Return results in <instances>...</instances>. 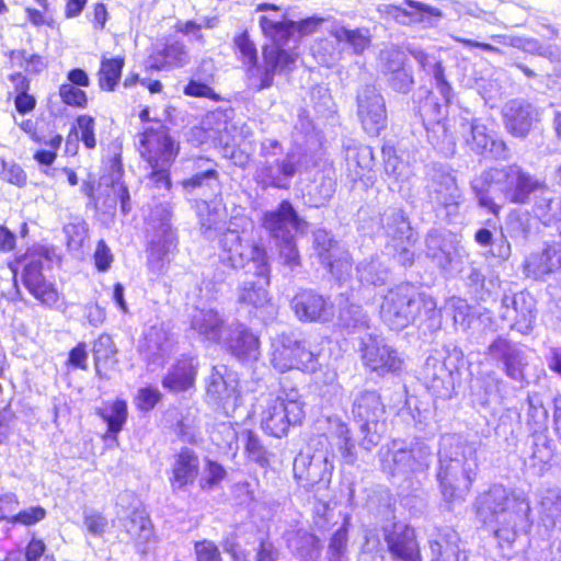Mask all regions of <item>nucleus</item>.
<instances>
[{
	"label": "nucleus",
	"mask_w": 561,
	"mask_h": 561,
	"mask_svg": "<svg viewBox=\"0 0 561 561\" xmlns=\"http://www.w3.org/2000/svg\"><path fill=\"white\" fill-rule=\"evenodd\" d=\"M253 222L248 217H234L221 234L220 262L233 270L247 268L257 282L247 280L238 289V302L260 309L270 302L271 266L266 250L252 238Z\"/></svg>",
	"instance_id": "1"
},
{
	"label": "nucleus",
	"mask_w": 561,
	"mask_h": 561,
	"mask_svg": "<svg viewBox=\"0 0 561 561\" xmlns=\"http://www.w3.org/2000/svg\"><path fill=\"white\" fill-rule=\"evenodd\" d=\"M477 518L490 527L500 545H512L531 526L530 503L524 491L492 485L474 503Z\"/></svg>",
	"instance_id": "2"
},
{
	"label": "nucleus",
	"mask_w": 561,
	"mask_h": 561,
	"mask_svg": "<svg viewBox=\"0 0 561 561\" xmlns=\"http://www.w3.org/2000/svg\"><path fill=\"white\" fill-rule=\"evenodd\" d=\"M470 187L479 207L499 217L503 204L496 203L495 192H499L504 203L527 205L533 195L543 187V180L513 163L483 170L471 180Z\"/></svg>",
	"instance_id": "3"
},
{
	"label": "nucleus",
	"mask_w": 561,
	"mask_h": 561,
	"mask_svg": "<svg viewBox=\"0 0 561 561\" xmlns=\"http://www.w3.org/2000/svg\"><path fill=\"white\" fill-rule=\"evenodd\" d=\"M478 473V455L473 444L459 437H445L438 453L437 480L448 501L467 494Z\"/></svg>",
	"instance_id": "4"
},
{
	"label": "nucleus",
	"mask_w": 561,
	"mask_h": 561,
	"mask_svg": "<svg viewBox=\"0 0 561 561\" xmlns=\"http://www.w3.org/2000/svg\"><path fill=\"white\" fill-rule=\"evenodd\" d=\"M259 22L264 35L271 38V44L262 49L263 64L255 80V89L262 91L273 85L276 75L287 76L295 70L299 53L290 42V24H278L265 15Z\"/></svg>",
	"instance_id": "5"
},
{
	"label": "nucleus",
	"mask_w": 561,
	"mask_h": 561,
	"mask_svg": "<svg viewBox=\"0 0 561 561\" xmlns=\"http://www.w3.org/2000/svg\"><path fill=\"white\" fill-rule=\"evenodd\" d=\"M425 317L431 325L439 324V310L433 297L420 294L411 284H400L388 290L380 305V318L391 330L400 331Z\"/></svg>",
	"instance_id": "6"
},
{
	"label": "nucleus",
	"mask_w": 561,
	"mask_h": 561,
	"mask_svg": "<svg viewBox=\"0 0 561 561\" xmlns=\"http://www.w3.org/2000/svg\"><path fill=\"white\" fill-rule=\"evenodd\" d=\"M138 137V151L151 168L149 182L154 185L159 194L169 192L171 187L169 169L178 156L179 146L160 122L145 127Z\"/></svg>",
	"instance_id": "7"
},
{
	"label": "nucleus",
	"mask_w": 561,
	"mask_h": 561,
	"mask_svg": "<svg viewBox=\"0 0 561 561\" xmlns=\"http://www.w3.org/2000/svg\"><path fill=\"white\" fill-rule=\"evenodd\" d=\"M195 164L196 173L184 180L182 184L187 193H197L205 197V199L197 202L196 208L201 226L206 231L216 228L221 220V202L216 199L221 187L216 163L208 159L198 158Z\"/></svg>",
	"instance_id": "8"
},
{
	"label": "nucleus",
	"mask_w": 561,
	"mask_h": 561,
	"mask_svg": "<svg viewBox=\"0 0 561 561\" xmlns=\"http://www.w3.org/2000/svg\"><path fill=\"white\" fill-rule=\"evenodd\" d=\"M305 403L296 389H283L270 398L261 414L263 431L274 437H283L290 426L301 423Z\"/></svg>",
	"instance_id": "9"
},
{
	"label": "nucleus",
	"mask_w": 561,
	"mask_h": 561,
	"mask_svg": "<svg viewBox=\"0 0 561 561\" xmlns=\"http://www.w3.org/2000/svg\"><path fill=\"white\" fill-rule=\"evenodd\" d=\"M351 413L363 434L360 446L366 450H371L379 444L385 431L386 409L379 393L375 390L355 392Z\"/></svg>",
	"instance_id": "10"
},
{
	"label": "nucleus",
	"mask_w": 561,
	"mask_h": 561,
	"mask_svg": "<svg viewBox=\"0 0 561 561\" xmlns=\"http://www.w3.org/2000/svg\"><path fill=\"white\" fill-rule=\"evenodd\" d=\"M328 437H320L312 451H301L293 465L294 477L298 483L309 490L314 485L322 484L327 486L332 478L334 470V455L329 450Z\"/></svg>",
	"instance_id": "11"
},
{
	"label": "nucleus",
	"mask_w": 561,
	"mask_h": 561,
	"mask_svg": "<svg viewBox=\"0 0 561 561\" xmlns=\"http://www.w3.org/2000/svg\"><path fill=\"white\" fill-rule=\"evenodd\" d=\"M425 192L434 208L444 210L450 218L458 216L465 197L450 167L434 164L427 173Z\"/></svg>",
	"instance_id": "12"
},
{
	"label": "nucleus",
	"mask_w": 561,
	"mask_h": 561,
	"mask_svg": "<svg viewBox=\"0 0 561 561\" xmlns=\"http://www.w3.org/2000/svg\"><path fill=\"white\" fill-rule=\"evenodd\" d=\"M426 253L447 274H459L469 260V251L451 232H430L426 237Z\"/></svg>",
	"instance_id": "13"
},
{
	"label": "nucleus",
	"mask_w": 561,
	"mask_h": 561,
	"mask_svg": "<svg viewBox=\"0 0 561 561\" xmlns=\"http://www.w3.org/2000/svg\"><path fill=\"white\" fill-rule=\"evenodd\" d=\"M500 318L511 330L528 334L536 320V300L528 291L504 293L499 310Z\"/></svg>",
	"instance_id": "14"
},
{
	"label": "nucleus",
	"mask_w": 561,
	"mask_h": 561,
	"mask_svg": "<svg viewBox=\"0 0 561 561\" xmlns=\"http://www.w3.org/2000/svg\"><path fill=\"white\" fill-rule=\"evenodd\" d=\"M488 355L501 365L503 373L511 380L524 387L525 370L528 366V355L524 347L503 336H497L488 347Z\"/></svg>",
	"instance_id": "15"
},
{
	"label": "nucleus",
	"mask_w": 561,
	"mask_h": 561,
	"mask_svg": "<svg viewBox=\"0 0 561 561\" xmlns=\"http://www.w3.org/2000/svg\"><path fill=\"white\" fill-rule=\"evenodd\" d=\"M360 352L364 365L379 376L402 369L403 359L380 335L367 334L362 337Z\"/></svg>",
	"instance_id": "16"
},
{
	"label": "nucleus",
	"mask_w": 561,
	"mask_h": 561,
	"mask_svg": "<svg viewBox=\"0 0 561 561\" xmlns=\"http://www.w3.org/2000/svg\"><path fill=\"white\" fill-rule=\"evenodd\" d=\"M356 104L363 129L370 136H378L387 126L386 102L379 90L371 84L359 88Z\"/></svg>",
	"instance_id": "17"
},
{
	"label": "nucleus",
	"mask_w": 561,
	"mask_h": 561,
	"mask_svg": "<svg viewBox=\"0 0 561 561\" xmlns=\"http://www.w3.org/2000/svg\"><path fill=\"white\" fill-rule=\"evenodd\" d=\"M206 397L226 412L234 410L240 399L237 374L225 365L214 366L206 380Z\"/></svg>",
	"instance_id": "18"
},
{
	"label": "nucleus",
	"mask_w": 561,
	"mask_h": 561,
	"mask_svg": "<svg viewBox=\"0 0 561 561\" xmlns=\"http://www.w3.org/2000/svg\"><path fill=\"white\" fill-rule=\"evenodd\" d=\"M431 458L430 447L423 443H415L410 448L388 451L382 460V468L391 476H405L427 469Z\"/></svg>",
	"instance_id": "19"
},
{
	"label": "nucleus",
	"mask_w": 561,
	"mask_h": 561,
	"mask_svg": "<svg viewBox=\"0 0 561 561\" xmlns=\"http://www.w3.org/2000/svg\"><path fill=\"white\" fill-rule=\"evenodd\" d=\"M290 307L295 316L302 322H329L335 313L330 298L311 289L297 293L290 301Z\"/></svg>",
	"instance_id": "20"
},
{
	"label": "nucleus",
	"mask_w": 561,
	"mask_h": 561,
	"mask_svg": "<svg viewBox=\"0 0 561 561\" xmlns=\"http://www.w3.org/2000/svg\"><path fill=\"white\" fill-rule=\"evenodd\" d=\"M298 169L294 153L287 152L271 161H259L255 180L264 187L288 188Z\"/></svg>",
	"instance_id": "21"
},
{
	"label": "nucleus",
	"mask_w": 561,
	"mask_h": 561,
	"mask_svg": "<svg viewBox=\"0 0 561 561\" xmlns=\"http://www.w3.org/2000/svg\"><path fill=\"white\" fill-rule=\"evenodd\" d=\"M301 219L289 201H282L276 209L263 216V227L275 241L289 240L299 230Z\"/></svg>",
	"instance_id": "22"
},
{
	"label": "nucleus",
	"mask_w": 561,
	"mask_h": 561,
	"mask_svg": "<svg viewBox=\"0 0 561 561\" xmlns=\"http://www.w3.org/2000/svg\"><path fill=\"white\" fill-rule=\"evenodd\" d=\"M385 539L392 561H421L414 529L402 523L385 528Z\"/></svg>",
	"instance_id": "23"
},
{
	"label": "nucleus",
	"mask_w": 561,
	"mask_h": 561,
	"mask_svg": "<svg viewBox=\"0 0 561 561\" xmlns=\"http://www.w3.org/2000/svg\"><path fill=\"white\" fill-rule=\"evenodd\" d=\"M117 519L122 531L134 543L136 550L146 553L148 543L153 538V527L145 510L135 506L129 513H118Z\"/></svg>",
	"instance_id": "24"
},
{
	"label": "nucleus",
	"mask_w": 561,
	"mask_h": 561,
	"mask_svg": "<svg viewBox=\"0 0 561 561\" xmlns=\"http://www.w3.org/2000/svg\"><path fill=\"white\" fill-rule=\"evenodd\" d=\"M455 365L449 358L428 356L424 365L427 387L440 398H449L455 388Z\"/></svg>",
	"instance_id": "25"
},
{
	"label": "nucleus",
	"mask_w": 561,
	"mask_h": 561,
	"mask_svg": "<svg viewBox=\"0 0 561 561\" xmlns=\"http://www.w3.org/2000/svg\"><path fill=\"white\" fill-rule=\"evenodd\" d=\"M224 343L229 352L241 362H253L260 356L259 337L244 324L232 322L227 327Z\"/></svg>",
	"instance_id": "26"
},
{
	"label": "nucleus",
	"mask_w": 561,
	"mask_h": 561,
	"mask_svg": "<svg viewBox=\"0 0 561 561\" xmlns=\"http://www.w3.org/2000/svg\"><path fill=\"white\" fill-rule=\"evenodd\" d=\"M21 278L28 293L42 305L51 307L57 302L58 294L43 275V261L41 259L27 262L22 271Z\"/></svg>",
	"instance_id": "27"
},
{
	"label": "nucleus",
	"mask_w": 561,
	"mask_h": 561,
	"mask_svg": "<svg viewBox=\"0 0 561 561\" xmlns=\"http://www.w3.org/2000/svg\"><path fill=\"white\" fill-rule=\"evenodd\" d=\"M507 130L515 137L524 138L538 118L536 108L522 100H512L503 107Z\"/></svg>",
	"instance_id": "28"
},
{
	"label": "nucleus",
	"mask_w": 561,
	"mask_h": 561,
	"mask_svg": "<svg viewBox=\"0 0 561 561\" xmlns=\"http://www.w3.org/2000/svg\"><path fill=\"white\" fill-rule=\"evenodd\" d=\"M172 351V339L163 324L151 325L139 346V352L149 364L160 365Z\"/></svg>",
	"instance_id": "29"
},
{
	"label": "nucleus",
	"mask_w": 561,
	"mask_h": 561,
	"mask_svg": "<svg viewBox=\"0 0 561 561\" xmlns=\"http://www.w3.org/2000/svg\"><path fill=\"white\" fill-rule=\"evenodd\" d=\"M455 131L459 134L466 146L476 153H483L491 142L492 133L479 118L460 116L454 122Z\"/></svg>",
	"instance_id": "30"
},
{
	"label": "nucleus",
	"mask_w": 561,
	"mask_h": 561,
	"mask_svg": "<svg viewBox=\"0 0 561 561\" xmlns=\"http://www.w3.org/2000/svg\"><path fill=\"white\" fill-rule=\"evenodd\" d=\"M199 472L198 456L188 448H183L174 459L172 465V476L170 483L174 493L184 491L196 480Z\"/></svg>",
	"instance_id": "31"
},
{
	"label": "nucleus",
	"mask_w": 561,
	"mask_h": 561,
	"mask_svg": "<svg viewBox=\"0 0 561 561\" xmlns=\"http://www.w3.org/2000/svg\"><path fill=\"white\" fill-rule=\"evenodd\" d=\"M409 54L419 62L420 67L427 73L432 75L435 80L436 90L444 101V105L447 106L451 100L453 89L447 82L444 73V67L442 61L436 57L431 56L421 47L409 46Z\"/></svg>",
	"instance_id": "32"
},
{
	"label": "nucleus",
	"mask_w": 561,
	"mask_h": 561,
	"mask_svg": "<svg viewBox=\"0 0 561 561\" xmlns=\"http://www.w3.org/2000/svg\"><path fill=\"white\" fill-rule=\"evenodd\" d=\"M224 322L218 311L214 309H198L192 317L191 329L206 341L219 342L224 340V333L228 332L227 328L224 327Z\"/></svg>",
	"instance_id": "33"
},
{
	"label": "nucleus",
	"mask_w": 561,
	"mask_h": 561,
	"mask_svg": "<svg viewBox=\"0 0 561 561\" xmlns=\"http://www.w3.org/2000/svg\"><path fill=\"white\" fill-rule=\"evenodd\" d=\"M460 538L454 530H446L430 542L432 561H468V553L460 546Z\"/></svg>",
	"instance_id": "34"
},
{
	"label": "nucleus",
	"mask_w": 561,
	"mask_h": 561,
	"mask_svg": "<svg viewBox=\"0 0 561 561\" xmlns=\"http://www.w3.org/2000/svg\"><path fill=\"white\" fill-rule=\"evenodd\" d=\"M380 224L390 243H414L412 228L401 209H387L380 217Z\"/></svg>",
	"instance_id": "35"
},
{
	"label": "nucleus",
	"mask_w": 561,
	"mask_h": 561,
	"mask_svg": "<svg viewBox=\"0 0 561 561\" xmlns=\"http://www.w3.org/2000/svg\"><path fill=\"white\" fill-rule=\"evenodd\" d=\"M197 367L198 362L194 357L178 360L163 378V387L175 392L188 389L195 381Z\"/></svg>",
	"instance_id": "36"
},
{
	"label": "nucleus",
	"mask_w": 561,
	"mask_h": 561,
	"mask_svg": "<svg viewBox=\"0 0 561 561\" xmlns=\"http://www.w3.org/2000/svg\"><path fill=\"white\" fill-rule=\"evenodd\" d=\"M175 248L174 234L153 236L148 249V267L156 274L161 275L165 272L170 263V253Z\"/></svg>",
	"instance_id": "37"
},
{
	"label": "nucleus",
	"mask_w": 561,
	"mask_h": 561,
	"mask_svg": "<svg viewBox=\"0 0 561 561\" xmlns=\"http://www.w3.org/2000/svg\"><path fill=\"white\" fill-rule=\"evenodd\" d=\"M531 201H534L533 211L543 225L561 218V201L554 196L545 181L543 187L533 195Z\"/></svg>",
	"instance_id": "38"
},
{
	"label": "nucleus",
	"mask_w": 561,
	"mask_h": 561,
	"mask_svg": "<svg viewBox=\"0 0 561 561\" xmlns=\"http://www.w3.org/2000/svg\"><path fill=\"white\" fill-rule=\"evenodd\" d=\"M336 176L333 168L328 167L314 174L308 194L316 207L324 205L335 193Z\"/></svg>",
	"instance_id": "39"
},
{
	"label": "nucleus",
	"mask_w": 561,
	"mask_h": 561,
	"mask_svg": "<svg viewBox=\"0 0 561 561\" xmlns=\"http://www.w3.org/2000/svg\"><path fill=\"white\" fill-rule=\"evenodd\" d=\"M117 348L107 334H102L94 342L93 359L96 375L101 378H107V371L113 369L117 363Z\"/></svg>",
	"instance_id": "40"
},
{
	"label": "nucleus",
	"mask_w": 561,
	"mask_h": 561,
	"mask_svg": "<svg viewBox=\"0 0 561 561\" xmlns=\"http://www.w3.org/2000/svg\"><path fill=\"white\" fill-rule=\"evenodd\" d=\"M423 125L432 147L444 157H453L456 152V139L449 133L447 124L443 121H435Z\"/></svg>",
	"instance_id": "41"
},
{
	"label": "nucleus",
	"mask_w": 561,
	"mask_h": 561,
	"mask_svg": "<svg viewBox=\"0 0 561 561\" xmlns=\"http://www.w3.org/2000/svg\"><path fill=\"white\" fill-rule=\"evenodd\" d=\"M298 341L289 335H280L272 343V364L280 370L286 371L293 369L296 364V352Z\"/></svg>",
	"instance_id": "42"
},
{
	"label": "nucleus",
	"mask_w": 561,
	"mask_h": 561,
	"mask_svg": "<svg viewBox=\"0 0 561 561\" xmlns=\"http://www.w3.org/2000/svg\"><path fill=\"white\" fill-rule=\"evenodd\" d=\"M356 274L362 285L380 286L386 284L389 270L381 257L376 254L359 262L356 266Z\"/></svg>",
	"instance_id": "43"
},
{
	"label": "nucleus",
	"mask_w": 561,
	"mask_h": 561,
	"mask_svg": "<svg viewBox=\"0 0 561 561\" xmlns=\"http://www.w3.org/2000/svg\"><path fill=\"white\" fill-rule=\"evenodd\" d=\"M541 520L547 529L561 531V492L549 489L545 492L540 502Z\"/></svg>",
	"instance_id": "44"
},
{
	"label": "nucleus",
	"mask_w": 561,
	"mask_h": 561,
	"mask_svg": "<svg viewBox=\"0 0 561 561\" xmlns=\"http://www.w3.org/2000/svg\"><path fill=\"white\" fill-rule=\"evenodd\" d=\"M334 251L332 259L323 261L321 264L328 267L330 274L340 284H344L352 277V257L345 249H335Z\"/></svg>",
	"instance_id": "45"
},
{
	"label": "nucleus",
	"mask_w": 561,
	"mask_h": 561,
	"mask_svg": "<svg viewBox=\"0 0 561 561\" xmlns=\"http://www.w3.org/2000/svg\"><path fill=\"white\" fill-rule=\"evenodd\" d=\"M466 285L473 294L483 298L485 293L490 294L496 287H500L501 280L497 276H492L488 283L481 268L474 262L469 265V273L465 277Z\"/></svg>",
	"instance_id": "46"
},
{
	"label": "nucleus",
	"mask_w": 561,
	"mask_h": 561,
	"mask_svg": "<svg viewBox=\"0 0 561 561\" xmlns=\"http://www.w3.org/2000/svg\"><path fill=\"white\" fill-rule=\"evenodd\" d=\"M123 58H104L99 70V84L102 90L113 91L121 79Z\"/></svg>",
	"instance_id": "47"
},
{
	"label": "nucleus",
	"mask_w": 561,
	"mask_h": 561,
	"mask_svg": "<svg viewBox=\"0 0 561 561\" xmlns=\"http://www.w3.org/2000/svg\"><path fill=\"white\" fill-rule=\"evenodd\" d=\"M234 45L242 62L248 67V75L255 81L260 66L257 65V50L254 43L247 33H242L236 37Z\"/></svg>",
	"instance_id": "48"
},
{
	"label": "nucleus",
	"mask_w": 561,
	"mask_h": 561,
	"mask_svg": "<svg viewBox=\"0 0 561 561\" xmlns=\"http://www.w3.org/2000/svg\"><path fill=\"white\" fill-rule=\"evenodd\" d=\"M158 62L172 67H182L188 62V54L185 45L181 42H172L167 44L163 49L154 58L153 66L160 67Z\"/></svg>",
	"instance_id": "49"
},
{
	"label": "nucleus",
	"mask_w": 561,
	"mask_h": 561,
	"mask_svg": "<svg viewBox=\"0 0 561 561\" xmlns=\"http://www.w3.org/2000/svg\"><path fill=\"white\" fill-rule=\"evenodd\" d=\"M554 456L553 440L545 433H534L531 458L534 466L539 465L540 470L548 465Z\"/></svg>",
	"instance_id": "50"
},
{
	"label": "nucleus",
	"mask_w": 561,
	"mask_h": 561,
	"mask_svg": "<svg viewBox=\"0 0 561 561\" xmlns=\"http://www.w3.org/2000/svg\"><path fill=\"white\" fill-rule=\"evenodd\" d=\"M106 422L108 435H116L122 431L127 420V404L124 400H116L107 411L100 413Z\"/></svg>",
	"instance_id": "51"
},
{
	"label": "nucleus",
	"mask_w": 561,
	"mask_h": 561,
	"mask_svg": "<svg viewBox=\"0 0 561 561\" xmlns=\"http://www.w3.org/2000/svg\"><path fill=\"white\" fill-rule=\"evenodd\" d=\"M382 157L386 173L396 181H405L410 174V170L407 162L396 154L394 148L391 146H383Z\"/></svg>",
	"instance_id": "52"
},
{
	"label": "nucleus",
	"mask_w": 561,
	"mask_h": 561,
	"mask_svg": "<svg viewBox=\"0 0 561 561\" xmlns=\"http://www.w3.org/2000/svg\"><path fill=\"white\" fill-rule=\"evenodd\" d=\"M340 322L346 329L364 330L369 328V317L363 308L355 304H350L340 311Z\"/></svg>",
	"instance_id": "53"
},
{
	"label": "nucleus",
	"mask_w": 561,
	"mask_h": 561,
	"mask_svg": "<svg viewBox=\"0 0 561 561\" xmlns=\"http://www.w3.org/2000/svg\"><path fill=\"white\" fill-rule=\"evenodd\" d=\"M527 402V424L533 427L534 433H542L541 430L546 428L548 411L538 394H529Z\"/></svg>",
	"instance_id": "54"
},
{
	"label": "nucleus",
	"mask_w": 561,
	"mask_h": 561,
	"mask_svg": "<svg viewBox=\"0 0 561 561\" xmlns=\"http://www.w3.org/2000/svg\"><path fill=\"white\" fill-rule=\"evenodd\" d=\"M288 547L301 558L311 557L318 547V538L307 530L299 529L287 537Z\"/></svg>",
	"instance_id": "55"
},
{
	"label": "nucleus",
	"mask_w": 561,
	"mask_h": 561,
	"mask_svg": "<svg viewBox=\"0 0 561 561\" xmlns=\"http://www.w3.org/2000/svg\"><path fill=\"white\" fill-rule=\"evenodd\" d=\"M172 211L168 204L157 205L150 213L148 225L154 231V236L174 234L171 229Z\"/></svg>",
	"instance_id": "56"
},
{
	"label": "nucleus",
	"mask_w": 561,
	"mask_h": 561,
	"mask_svg": "<svg viewBox=\"0 0 561 561\" xmlns=\"http://www.w3.org/2000/svg\"><path fill=\"white\" fill-rule=\"evenodd\" d=\"M333 34L339 42H345L352 46L356 54L363 53L370 43L368 30L339 27Z\"/></svg>",
	"instance_id": "57"
},
{
	"label": "nucleus",
	"mask_w": 561,
	"mask_h": 561,
	"mask_svg": "<svg viewBox=\"0 0 561 561\" xmlns=\"http://www.w3.org/2000/svg\"><path fill=\"white\" fill-rule=\"evenodd\" d=\"M510 237L516 241H526L530 234V219L527 214L512 211L506 221Z\"/></svg>",
	"instance_id": "58"
},
{
	"label": "nucleus",
	"mask_w": 561,
	"mask_h": 561,
	"mask_svg": "<svg viewBox=\"0 0 561 561\" xmlns=\"http://www.w3.org/2000/svg\"><path fill=\"white\" fill-rule=\"evenodd\" d=\"M417 5L419 1L404 0L403 5H386L383 13L401 25H413Z\"/></svg>",
	"instance_id": "59"
},
{
	"label": "nucleus",
	"mask_w": 561,
	"mask_h": 561,
	"mask_svg": "<svg viewBox=\"0 0 561 561\" xmlns=\"http://www.w3.org/2000/svg\"><path fill=\"white\" fill-rule=\"evenodd\" d=\"M278 24H290V42L298 46L299 39L302 36L309 35L313 33L320 24L323 22V19L311 16L304 19L299 22H294L290 20L275 21Z\"/></svg>",
	"instance_id": "60"
},
{
	"label": "nucleus",
	"mask_w": 561,
	"mask_h": 561,
	"mask_svg": "<svg viewBox=\"0 0 561 561\" xmlns=\"http://www.w3.org/2000/svg\"><path fill=\"white\" fill-rule=\"evenodd\" d=\"M313 245L321 263L332 259V253L335 252V249H343L335 240H333L328 231L322 229L314 231Z\"/></svg>",
	"instance_id": "61"
},
{
	"label": "nucleus",
	"mask_w": 561,
	"mask_h": 561,
	"mask_svg": "<svg viewBox=\"0 0 561 561\" xmlns=\"http://www.w3.org/2000/svg\"><path fill=\"white\" fill-rule=\"evenodd\" d=\"M68 249L79 251L88 238V226L83 220L67 224L64 227Z\"/></svg>",
	"instance_id": "62"
},
{
	"label": "nucleus",
	"mask_w": 561,
	"mask_h": 561,
	"mask_svg": "<svg viewBox=\"0 0 561 561\" xmlns=\"http://www.w3.org/2000/svg\"><path fill=\"white\" fill-rule=\"evenodd\" d=\"M347 530L340 527L332 536L328 550L329 561H347Z\"/></svg>",
	"instance_id": "63"
},
{
	"label": "nucleus",
	"mask_w": 561,
	"mask_h": 561,
	"mask_svg": "<svg viewBox=\"0 0 561 561\" xmlns=\"http://www.w3.org/2000/svg\"><path fill=\"white\" fill-rule=\"evenodd\" d=\"M443 18L439 9L419 2L413 25L420 24L424 28L435 27Z\"/></svg>",
	"instance_id": "64"
}]
</instances>
